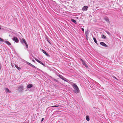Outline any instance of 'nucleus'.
I'll list each match as a JSON object with an SVG mask.
<instances>
[{
	"instance_id": "f257e3e1",
	"label": "nucleus",
	"mask_w": 123,
	"mask_h": 123,
	"mask_svg": "<svg viewBox=\"0 0 123 123\" xmlns=\"http://www.w3.org/2000/svg\"><path fill=\"white\" fill-rule=\"evenodd\" d=\"M72 86L74 89L73 90V92L76 94L79 93L80 90L77 86L74 83L72 85Z\"/></svg>"
},
{
	"instance_id": "f03ea898",
	"label": "nucleus",
	"mask_w": 123,
	"mask_h": 123,
	"mask_svg": "<svg viewBox=\"0 0 123 123\" xmlns=\"http://www.w3.org/2000/svg\"><path fill=\"white\" fill-rule=\"evenodd\" d=\"M24 86L21 85L18 86V91L20 92H22L24 90Z\"/></svg>"
},
{
	"instance_id": "7ed1b4c3",
	"label": "nucleus",
	"mask_w": 123,
	"mask_h": 123,
	"mask_svg": "<svg viewBox=\"0 0 123 123\" xmlns=\"http://www.w3.org/2000/svg\"><path fill=\"white\" fill-rule=\"evenodd\" d=\"M21 42H21L23 44V43H24L25 44V45H26V48H28V46L27 44V43H26V41L24 39H22V40L21 41Z\"/></svg>"
},
{
	"instance_id": "20e7f679",
	"label": "nucleus",
	"mask_w": 123,
	"mask_h": 123,
	"mask_svg": "<svg viewBox=\"0 0 123 123\" xmlns=\"http://www.w3.org/2000/svg\"><path fill=\"white\" fill-rule=\"evenodd\" d=\"M88 8V7L87 6H84L82 7V10L83 11H86L87 10V9Z\"/></svg>"
},
{
	"instance_id": "39448f33",
	"label": "nucleus",
	"mask_w": 123,
	"mask_h": 123,
	"mask_svg": "<svg viewBox=\"0 0 123 123\" xmlns=\"http://www.w3.org/2000/svg\"><path fill=\"white\" fill-rule=\"evenodd\" d=\"M100 44L102 46L106 47H108V46L103 42H101L100 43Z\"/></svg>"
},
{
	"instance_id": "423d86ee",
	"label": "nucleus",
	"mask_w": 123,
	"mask_h": 123,
	"mask_svg": "<svg viewBox=\"0 0 123 123\" xmlns=\"http://www.w3.org/2000/svg\"><path fill=\"white\" fill-rule=\"evenodd\" d=\"M12 40L15 42L17 43H18L19 42V40L16 37H14L13 39Z\"/></svg>"
},
{
	"instance_id": "0eeeda50",
	"label": "nucleus",
	"mask_w": 123,
	"mask_h": 123,
	"mask_svg": "<svg viewBox=\"0 0 123 123\" xmlns=\"http://www.w3.org/2000/svg\"><path fill=\"white\" fill-rule=\"evenodd\" d=\"M42 52H43V53H44L47 56H50L49 55L48 53H47L45 50H44L43 49H42Z\"/></svg>"
},
{
	"instance_id": "6e6552de",
	"label": "nucleus",
	"mask_w": 123,
	"mask_h": 123,
	"mask_svg": "<svg viewBox=\"0 0 123 123\" xmlns=\"http://www.w3.org/2000/svg\"><path fill=\"white\" fill-rule=\"evenodd\" d=\"M81 60L82 62V63L83 64V65L85 66L87 68L88 67V66L85 63V61L82 60V59H81Z\"/></svg>"
},
{
	"instance_id": "1a4fd4ad",
	"label": "nucleus",
	"mask_w": 123,
	"mask_h": 123,
	"mask_svg": "<svg viewBox=\"0 0 123 123\" xmlns=\"http://www.w3.org/2000/svg\"><path fill=\"white\" fill-rule=\"evenodd\" d=\"M5 90L6 91V92H9V93H11V92L9 90V89L7 88H5Z\"/></svg>"
},
{
	"instance_id": "9d476101",
	"label": "nucleus",
	"mask_w": 123,
	"mask_h": 123,
	"mask_svg": "<svg viewBox=\"0 0 123 123\" xmlns=\"http://www.w3.org/2000/svg\"><path fill=\"white\" fill-rule=\"evenodd\" d=\"M33 87V85L32 84H29L27 86V88H30Z\"/></svg>"
},
{
	"instance_id": "9b49d317",
	"label": "nucleus",
	"mask_w": 123,
	"mask_h": 123,
	"mask_svg": "<svg viewBox=\"0 0 123 123\" xmlns=\"http://www.w3.org/2000/svg\"><path fill=\"white\" fill-rule=\"evenodd\" d=\"M59 75H58V76L62 80H63V79H64V77H63V76H62V75L59 74H58Z\"/></svg>"
},
{
	"instance_id": "f8f14e48",
	"label": "nucleus",
	"mask_w": 123,
	"mask_h": 123,
	"mask_svg": "<svg viewBox=\"0 0 123 123\" xmlns=\"http://www.w3.org/2000/svg\"><path fill=\"white\" fill-rule=\"evenodd\" d=\"M4 42L9 45H11V43L9 41H5Z\"/></svg>"
},
{
	"instance_id": "ddd939ff",
	"label": "nucleus",
	"mask_w": 123,
	"mask_h": 123,
	"mask_svg": "<svg viewBox=\"0 0 123 123\" xmlns=\"http://www.w3.org/2000/svg\"><path fill=\"white\" fill-rule=\"evenodd\" d=\"M63 80H64V81H66L68 82L69 81L66 78L64 77V79H63Z\"/></svg>"
},
{
	"instance_id": "4468645a",
	"label": "nucleus",
	"mask_w": 123,
	"mask_h": 123,
	"mask_svg": "<svg viewBox=\"0 0 123 123\" xmlns=\"http://www.w3.org/2000/svg\"><path fill=\"white\" fill-rule=\"evenodd\" d=\"M86 120L88 121L90 120L89 117L88 116H86Z\"/></svg>"
},
{
	"instance_id": "2eb2a0df",
	"label": "nucleus",
	"mask_w": 123,
	"mask_h": 123,
	"mask_svg": "<svg viewBox=\"0 0 123 123\" xmlns=\"http://www.w3.org/2000/svg\"><path fill=\"white\" fill-rule=\"evenodd\" d=\"M71 21L73 22L75 24H76V21L74 20V19H71Z\"/></svg>"
},
{
	"instance_id": "dca6fc26",
	"label": "nucleus",
	"mask_w": 123,
	"mask_h": 123,
	"mask_svg": "<svg viewBox=\"0 0 123 123\" xmlns=\"http://www.w3.org/2000/svg\"><path fill=\"white\" fill-rule=\"evenodd\" d=\"M46 39L47 40V41H48V42L49 43H50V39L48 37L46 38Z\"/></svg>"
},
{
	"instance_id": "f3484780",
	"label": "nucleus",
	"mask_w": 123,
	"mask_h": 123,
	"mask_svg": "<svg viewBox=\"0 0 123 123\" xmlns=\"http://www.w3.org/2000/svg\"><path fill=\"white\" fill-rule=\"evenodd\" d=\"M93 40H94V42L96 44H98L97 42V41H96V39L95 38H94V37H93Z\"/></svg>"
},
{
	"instance_id": "a211bd4d",
	"label": "nucleus",
	"mask_w": 123,
	"mask_h": 123,
	"mask_svg": "<svg viewBox=\"0 0 123 123\" xmlns=\"http://www.w3.org/2000/svg\"><path fill=\"white\" fill-rule=\"evenodd\" d=\"M15 67L18 70H19L21 68L17 66L16 65H15Z\"/></svg>"
},
{
	"instance_id": "6ab92c4d",
	"label": "nucleus",
	"mask_w": 123,
	"mask_h": 123,
	"mask_svg": "<svg viewBox=\"0 0 123 123\" xmlns=\"http://www.w3.org/2000/svg\"><path fill=\"white\" fill-rule=\"evenodd\" d=\"M105 20L107 21L109 23V19L108 18H106L105 19Z\"/></svg>"
},
{
	"instance_id": "aec40b11",
	"label": "nucleus",
	"mask_w": 123,
	"mask_h": 123,
	"mask_svg": "<svg viewBox=\"0 0 123 123\" xmlns=\"http://www.w3.org/2000/svg\"><path fill=\"white\" fill-rule=\"evenodd\" d=\"M38 62L44 66L45 65L43 63L41 62L40 61H38Z\"/></svg>"
},
{
	"instance_id": "412c9836",
	"label": "nucleus",
	"mask_w": 123,
	"mask_h": 123,
	"mask_svg": "<svg viewBox=\"0 0 123 123\" xmlns=\"http://www.w3.org/2000/svg\"><path fill=\"white\" fill-rule=\"evenodd\" d=\"M102 38H104L105 39L106 38V37L103 34V35Z\"/></svg>"
},
{
	"instance_id": "4be33fe9",
	"label": "nucleus",
	"mask_w": 123,
	"mask_h": 123,
	"mask_svg": "<svg viewBox=\"0 0 123 123\" xmlns=\"http://www.w3.org/2000/svg\"><path fill=\"white\" fill-rule=\"evenodd\" d=\"M59 106H60L59 105H54V106H51V107H59Z\"/></svg>"
},
{
	"instance_id": "5701e85b",
	"label": "nucleus",
	"mask_w": 123,
	"mask_h": 123,
	"mask_svg": "<svg viewBox=\"0 0 123 123\" xmlns=\"http://www.w3.org/2000/svg\"><path fill=\"white\" fill-rule=\"evenodd\" d=\"M88 30H87V31H86V32H85V34H86V35H88Z\"/></svg>"
},
{
	"instance_id": "b1692460",
	"label": "nucleus",
	"mask_w": 123,
	"mask_h": 123,
	"mask_svg": "<svg viewBox=\"0 0 123 123\" xmlns=\"http://www.w3.org/2000/svg\"><path fill=\"white\" fill-rule=\"evenodd\" d=\"M26 63L31 66V65H32L31 64L28 62H26Z\"/></svg>"
},
{
	"instance_id": "393cba45",
	"label": "nucleus",
	"mask_w": 123,
	"mask_h": 123,
	"mask_svg": "<svg viewBox=\"0 0 123 123\" xmlns=\"http://www.w3.org/2000/svg\"><path fill=\"white\" fill-rule=\"evenodd\" d=\"M31 66L34 68H37L35 66L32 65H32H31Z\"/></svg>"
},
{
	"instance_id": "a878e982",
	"label": "nucleus",
	"mask_w": 123,
	"mask_h": 123,
	"mask_svg": "<svg viewBox=\"0 0 123 123\" xmlns=\"http://www.w3.org/2000/svg\"><path fill=\"white\" fill-rule=\"evenodd\" d=\"M0 41L3 42V40L2 39L0 38Z\"/></svg>"
},
{
	"instance_id": "bb28decb",
	"label": "nucleus",
	"mask_w": 123,
	"mask_h": 123,
	"mask_svg": "<svg viewBox=\"0 0 123 123\" xmlns=\"http://www.w3.org/2000/svg\"><path fill=\"white\" fill-rule=\"evenodd\" d=\"M106 32L108 35H110V33L109 32L107 31Z\"/></svg>"
},
{
	"instance_id": "cd10ccee",
	"label": "nucleus",
	"mask_w": 123,
	"mask_h": 123,
	"mask_svg": "<svg viewBox=\"0 0 123 123\" xmlns=\"http://www.w3.org/2000/svg\"><path fill=\"white\" fill-rule=\"evenodd\" d=\"M35 60L38 62V61H39L37 59H35Z\"/></svg>"
},
{
	"instance_id": "c85d7f7f",
	"label": "nucleus",
	"mask_w": 123,
	"mask_h": 123,
	"mask_svg": "<svg viewBox=\"0 0 123 123\" xmlns=\"http://www.w3.org/2000/svg\"><path fill=\"white\" fill-rule=\"evenodd\" d=\"M81 30L82 31H84V29L83 28H81Z\"/></svg>"
},
{
	"instance_id": "c756f323",
	"label": "nucleus",
	"mask_w": 123,
	"mask_h": 123,
	"mask_svg": "<svg viewBox=\"0 0 123 123\" xmlns=\"http://www.w3.org/2000/svg\"><path fill=\"white\" fill-rule=\"evenodd\" d=\"M44 120V118H42V120H41V122H42L43 120Z\"/></svg>"
},
{
	"instance_id": "7c9ffc66",
	"label": "nucleus",
	"mask_w": 123,
	"mask_h": 123,
	"mask_svg": "<svg viewBox=\"0 0 123 123\" xmlns=\"http://www.w3.org/2000/svg\"><path fill=\"white\" fill-rule=\"evenodd\" d=\"M114 78H115V79L117 80V78L115 77H114Z\"/></svg>"
},
{
	"instance_id": "2f4dec72",
	"label": "nucleus",
	"mask_w": 123,
	"mask_h": 123,
	"mask_svg": "<svg viewBox=\"0 0 123 123\" xmlns=\"http://www.w3.org/2000/svg\"><path fill=\"white\" fill-rule=\"evenodd\" d=\"M32 61L33 62H35V61H34V60H33H33H32Z\"/></svg>"
},
{
	"instance_id": "473e14b6",
	"label": "nucleus",
	"mask_w": 123,
	"mask_h": 123,
	"mask_svg": "<svg viewBox=\"0 0 123 123\" xmlns=\"http://www.w3.org/2000/svg\"><path fill=\"white\" fill-rule=\"evenodd\" d=\"M1 29V28L0 27V30Z\"/></svg>"
},
{
	"instance_id": "72a5a7b5",
	"label": "nucleus",
	"mask_w": 123,
	"mask_h": 123,
	"mask_svg": "<svg viewBox=\"0 0 123 123\" xmlns=\"http://www.w3.org/2000/svg\"><path fill=\"white\" fill-rule=\"evenodd\" d=\"M0 67L1 68V66L0 65Z\"/></svg>"
},
{
	"instance_id": "f704fd0d",
	"label": "nucleus",
	"mask_w": 123,
	"mask_h": 123,
	"mask_svg": "<svg viewBox=\"0 0 123 123\" xmlns=\"http://www.w3.org/2000/svg\"><path fill=\"white\" fill-rule=\"evenodd\" d=\"M55 80V81H56V80Z\"/></svg>"
}]
</instances>
